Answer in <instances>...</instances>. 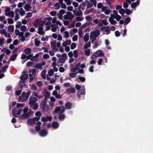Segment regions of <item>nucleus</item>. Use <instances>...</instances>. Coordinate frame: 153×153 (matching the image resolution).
<instances>
[{
  "label": "nucleus",
  "instance_id": "4",
  "mask_svg": "<svg viewBox=\"0 0 153 153\" xmlns=\"http://www.w3.org/2000/svg\"><path fill=\"white\" fill-rule=\"evenodd\" d=\"M10 8L7 7L5 10V14L6 16H10L11 18H13L14 16V14L13 11H10Z\"/></svg>",
  "mask_w": 153,
  "mask_h": 153
},
{
  "label": "nucleus",
  "instance_id": "26",
  "mask_svg": "<svg viewBox=\"0 0 153 153\" xmlns=\"http://www.w3.org/2000/svg\"><path fill=\"white\" fill-rule=\"evenodd\" d=\"M59 114L60 115L58 117V118L60 120H63L65 118V114Z\"/></svg>",
  "mask_w": 153,
  "mask_h": 153
},
{
  "label": "nucleus",
  "instance_id": "61",
  "mask_svg": "<svg viewBox=\"0 0 153 153\" xmlns=\"http://www.w3.org/2000/svg\"><path fill=\"white\" fill-rule=\"evenodd\" d=\"M125 12L128 15H129L131 13V12L130 10L127 9L125 11Z\"/></svg>",
  "mask_w": 153,
  "mask_h": 153
},
{
  "label": "nucleus",
  "instance_id": "17",
  "mask_svg": "<svg viewBox=\"0 0 153 153\" xmlns=\"http://www.w3.org/2000/svg\"><path fill=\"white\" fill-rule=\"evenodd\" d=\"M67 92L71 93H74L75 92V89L74 88L71 87L66 90Z\"/></svg>",
  "mask_w": 153,
  "mask_h": 153
},
{
  "label": "nucleus",
  "instance_id": "2",
  "mask_svg": "<svg viewBox=\"0 0 153 153\" xmlns=\"http://www.w3.org/2000/svg\"><path fill=\"white\" fill-rule=\"evenodd\" d=\"M65 111L64 107L62 105L60 107H56L54 110V112L58 114H60L63 113Z\"/></svg>",
  "mask_w": 153,
  "mask_h": 153
},
{
  "label": "nucleus",
  "instance_id": "50",
  "mask_svg": "<svg viewBox=\"0 0 153 153\" xmlns=\"http://www.w3.org/2000/svg\"><path fill=\"white\" fill-rule=\"evenodd\" d=\"M119 13L122 15H123L125 13V10L123 9H121L119 11Z\"/></svg>",
  "mask_w": 153,
  "mask_h": 153
},
{
  "label": "nucleus",
  "instance_id": "32",
  "mask_svg": "<svg viewBox=\"0 0 153 153\" xmlns=\"http://www.w3.org/2000/svg\"><path fill=\"white\" fill-rule=\"evenodd\" d=\"M105 31L107 33L106 34H108L110 33V31L111 30V28L109 26L106 27Z\"/></svg>",
  "mask_w": 153,
  "mask_h": 153
},
{
  "label": "nucleus",
  "instance_id": "46",
  "mask_svg": "<svg viewBox=\"0 0 153 153\" xmlns=\"http://www.w3.org/2000/svg\"><path fill=\"white\" fill-rule=\"evenodd\" d=\"M53 73H54V71L52 69H50L48 71V74L50 76H52V75L53 74Z\"/></svg>",
  "mask_w": 153,
  "mask_h": 153
},
{
  "label": "nucleus",
  "instance_id": "14",
  "mask_svg": "<svg viewBox=\"0 0 153 153\" xmlns=\"http://www.w3.org/2000/svg\"><path fill=\"white\" fill-rule=\"evenodd\" d=\"M67 14L69 16L68 19L69 21L71 20L74 17V15L71 12H67Z\"/></svg>",
  "mask_w": 153,
  "mask_h": 153
},
{
  "label": "nucleus",
  "instance_id": "18",
  "mask_svg": "<svg viewBox=\"0 0 153 153\" xmlns=\"http://www.w3.org/2000/svg\"><path fill=\"white\" fill-rule=\"evenodd\" d=\"M80 63H78L76 65L75 68H74V70H71V72H75L76 70H78L80 68Z\"/></svg>",
  "mask_w": 153,
  "mask_h": 153
},
{
  "label": "nucleus",
  "instance_id": "22",
  "mask_svg": "<svg viewBox=\"0 0 153 153\" xmlns=\"http://www.w3.org/2000/svg\"><path fill=\"white\" fill-rule=\"evenodd\" d=\"M28 78V75L27 74H25L22 76L21 77V79L23 81H25Z\"/></svg>",
  "mask_w": 153,
  "mask_h": 153
},
{
  "label": "nucleus",
  "instance_id": "37",
  "mask_svg": "<svg viewBox=\"0 0 153 153\" xmlns=\"http://www.w3.org/2000/svg\"><path fill=\"white\" fill-rule=\"evenodd\" d=\"M25 82L24 81H21L19 82V85L21 87V89H22L23 87L25 85Z\"/></svg>",
  "mask_w": 153,
  "mask_h": 153
},
{
  "label": "nucleus",
  "instance_id": "23",
  "mask_svg": "<svg viewBox=\"0 0 153 153\" xmlns=\"http://www.w3.org/2000/svg\"><path fill=\"white\" fill-rule=\"evenodd\" d=\"M131 20V19L129 17H127L125 19L124 25H127L129 23Z\"/></svg>",
  "mask_w": 153,
  "mask_h": 153
},
{
  "label": "nucleus",
  "instance_id": "28",
  "mask_svg": "<svg viewBox=\"0 0 153 153\" xmlns=\"http://www.w3.org/2000/svg\"><path fill=\"white\" fill-rule=\"evenodd\" d=\"M40 19H37L35 20L33 23V25L35 27H36L39 25L40 22Z\"/></svg>",
  "mask_w": 153,
  "mask_h": 153
},
{
  "label": "nucleus",
  "instance_id": "51",
  "mask_svg": "<svg viewBox=\"0 0 153 153\" xmlns=\"http://www.w3.org/2000/svg\"><path fill=\"white\" fill-rule=\"evenodd\" d=\"M77 39L78 36L77 35H75L72 38V40L74 42H75L77 41Z\"/></svg>",
  "mask_w": 153,
  "mask_h": 153
},
{
  "label": "nucleus",
  "instance_id": "64",
  "mask_svg": "<svg viewBox=\"0 0 153 153\" xmlns=\"http://www.w3.org/2000/svg\"><path fill=\"white\" fill-rule=\"evenodd\" d=\"M65 36V38H67L69 37V35L68 32V31H65L64 32Z\"/></svg>",
  "mask_w": 153,
  "mask_h": 153
},
{
  "label": "nucleus",
  "instance_id": "52",
  "mask_svg": "<svg viewBox=\"0 0 153 153\" xmlns=\"http://www.w3.org/2000/svg\"><path fill=\"white\" fill-rule=\"evenodd\" d=\"M8 23L9 24H12L14 23V21L13 19L10 18H8L7 19Z\"/></svg>",
  "mask_w": 153,
  "mask_h": 153
},
{
  "label": "nucleus",
  "instance_id": "35",
  "mask_svg": "<svg viewBox=\"0 0 153 153\" xmlns=\"http://www.w3.org/2000/svg\"><path fill=\"white\" fill-rule=\"evenodd\" d=\"M44 94L45 96V99L48 98L50 96V93L46 91L44 93Z\"/></svg>",
  "mask_w": 153,
  "mask_h": 153
},
{
  "label": "nucleus",
  "instance_id": "53",
  "mask_svg": "<svg viewBox=\"0 0 153 153\" xmlns=\"http://www.w3.org/2000/svg\"><path fill=\"white\" fill-rule=\"evenodd\" d=\"M55 7H56V9L58 10L60 7V5L58 3H56L55 5Z\"/></svg>",
  "mask_w": 153,
  "mask_h": 153
},
{
  "label": "nucleus",
  "instance_id": "54",
  "mask_svg": "<svg viewBox=\"0 0 153 153\" xmlns=\"http://www.w3.org/2000/svg\"><path fill=\"white\" fill-rule=\"evenodd\" d=\"M29 72L30 73H32L33 74H34L36 73V69H34L32 70L30 69L29 71Z\"/></svg>",
  "mask_w": 153,
  "mask_h": 153
},
{
  "label": "nucleus",
  "instance_id": "41",
  "mask_svg": "<svg viewBox=\"0 0 153 153\" xmlns=\"http://www.w3.org/2000/svg\"><path fill=\"white\" fill-rule=\"evenodd\" d=\"M8 67V66L7 65H5L2 67L1 68V70L4 73L5 72V70L7 69Z\"/></svg>",
  "mask_w": 153,
  "mask_h": 153
},
{
  "label": "nucleus",
  "instance_id": "34",
  "mask_svg": "<svg viewBox=\"0 0 153 153\" xmlns=\"http://www.w3.org/2000/svg\"><path fill=\"white\" fill-rule=\"evenodd\" d=\"M8 29L9 31L13 32L14 30V27L13 26V25L9 26L8 27Z\"/></svg>",
  "mask_w": 153,
  "mask_h": 153
},
{
  "label": "nucleus",
  "instance_id": "29",
  "mask_svg": "<svg viewBox=\"0 0 153 153\" xmlns=\"http://www.w3.org/2000/svg\"><path fill=\"white\" fill-rule=\"evenodd\" d=\"M114 19L111 18H109V21L111 24L112 25H114L116 24L117 22L116 21L114 20Z\"/></svg>",
  "mask_w": 153,
  "mask_h": 153
},
{
  "label": "nucleus",
  "instance_id": "7",
  "mask_svg": "<svg viewBox=\"0 0 153 153\" xmlns=\"http://www.w3.org/2000/svg\"><path fill=\"white\" fill-rule=\"evenodd\" d=\"M52 119V117L51 116H47L46 117H42L41 118V120L42 122H45L48 121H51Z\"/></svg>",
  "mask_w": 153,
  "mask_h": 153
},
{
  "label": "nucleus",
  "instance_id": "6",
  "mask_svg": "<svg viewBox=\"0 0 153 153\" xmlns=\"http://www.w3.org/2000/svg\"><path fill=\"white\" fill-rule=\"evenodd\" d=\"M31 93V91H28L27 92L25 93V92H23L22 94V97L23 98V100L24 101L27 100L29 96V95Z\"/></svg>",
  "mask_w": 153,
  "mask_h": 153
},
{
  "label": "nucleus",
  "instance_id": "5",
  "mask_svg": "<svg viewBox=\"0 0 153 153\" xmlns=\"http://www.w3.org/2000/svg\"><path fill=\"white\" fill-rule=\"evenodd\" d=\"M22 110L20 109L17 111L16 113V110L15 108H13L12 110V114L15 117H19L20 115Z\"/></svg>",
  "mask_w": 153,
  "mask_h": 153
},
{
  "label": "nucleus",
  "instance_id": "16",
  "mask_svg": "<svg viewBox=\"0 0 153 153\" xmlns=\"http://www.w3.org/2000/svg\"><path fill=\"white\" fill-rule=\"evenodd\" d=\"M43 28L42 27H39L38 29V31L37 32L40 35L44 34L45 32L44 31H43Z\"/></svg>",
  "mask_w": 153,
  "mask_h": 153
},
{
  "label": "nucleus",
  "instance_id": "48",
  "mask_svg": "<svg viewBox=\"0 0 153 153\" xmlns=\"http://www.w3.org/2000/svg\"><path fill=\"white\" fill-rule=\"evenodd\" d=\"M24 106V104L21 103H17L16 105V107L17 108H22Z\"/></svg>",
  "mask_w": 153,
  "mask_h": 153
},
{
  "label": "nucleus",
  "instance_id": "30",
  "mask_svg": "<svg viewBox=\"0 0 153 153\" xmlns=\"http://www.w3.org/2000/svg\"><path fill=\"white\" fill-rule=\"evenodd\" d=\"M19 12L21 16H24L25 14V12L22 8H20L19 11Z\"/></svg>",
  "mask_w": 153,
  "mask_h": 153
},
{
  "label": "nucleus",
  "instance_id": "20",
  "mask_svg": "<svg viewBox=\"0 0 153 153\" xmlns=\"http://www.w3.org/2000/svg\"><path fill=\"white\" fill-rule=\"evenodd\" d=\"M31 49L30 48H27L24 50V53L27 54L30 53L31 52Z\"/></svg>",
  "mask_w": 153,
  "mask_h": 153
},
{
  "label": "nucleus",
  "instance_id": "47",
  "mask_svg": "<svg viewBox=\"0 0 153 153\" xmlns=\"http://www.w3.org/2000/svg\"><path fill=\"white\" fill-rule=\"evenodd\" d=\"M12 88V87L11 86H7L6 88V90L7 91H10Z\"/></svg>",
  "mask_w": 153,
  "mask_h": 153
},
{
  "label": "nucleus",
  "instance_id": "1",
  "mask_svg": "<svg viewBox=\"0 0 153 153\" xmlns=\"http://www.w3.org/2000/svg\"><path fill=\"white\" fill-rule=\"evenodd\" d=\"M29 104L30 107L34 110H36L38 107V105L36 102L37 100V99L34 97L33 94H32L30 97L29 99Z\"/></svg>",
  "mask_w": 153,
  "mask_h": 153
},
{
  "label": "nucleus",
  "instance_id": "11",
  "mask_svg": "<svg viewBox=\"0 0 153 153\" xmlns=\"http://www.w3.org/2000/svg\"><path fill=\"white\" fill-rule=\"evenodd\" d=\"M52 94L53 95L55 96L56 97L57 99H61L62 98L61 95L57 94V91L54 90Z\"/></svg>",
  "mask_w": 153,
  "mask_h": 153
},
{
  "label": "nucleus",
  "instance_id": "3",
  "mask_svg": "<svg viewBox=\"0 0 153 153\" xmlns=\"http://www.w3.org/2000/svg\"><path fill=\"white\" fill-rule=\"evenodd\" d=\"M41 107L43 111L45 112H48L50 109V107L47 105L46 101L43 102V104L41 105Z\"/></svg>",
  "mask_w": 153,
  "mask_h": 153
},
{
  "label": "nucleus",
  "instance_id": "38",
  "mask_svg": "<svg viewBox=\"0 0 153 153\" xmlns=\"http://www.w3.org/2000/svg\"><path fill=\"white\" fill-rule=\"evenodd\" d=\"M87 8H90L93 6V4L92 3L89 2L88 1H87Z\"/></svg>",
  "mask_w": 153,
  "mask_h": 153
},
{
  "label": "nucleus",
  "instance_id": "25",
  "mask_svg": "<svg viewBox=\"0 0 153 153\" xmlns=\"http://www.w3.org/2000/svg\"><path fill=\"white\" fill-rule=\"evenodd\" d=\"M89 40V35L88 33H86L84 37V40L85 42H87Z\"/></svg>",
  "mask_w": 153,
  "mask_h": 153
},
{
  "label": "nucleus",
  "instance_id": "56",
  "mask_svg": "<svg viewBox=\"0 0 153 153\" xmlns=\"http://www.w3.org/2000/svg\"><path fill=\"white\" fill-rule=\"evenodd\" d=\"M86 19L88 21H91L92 20V18L90 16H88L85 17Z\"/></svg>",
  "mask_w": 153,
  "mask_h": 153
},
{
  "label": "nucleus",
  "instance_id": "36",
  "mask_svg": "<svg viewBox=\"0 0 153 153\" xmlns=\"http://www.w3.org/2000/svg\"><path fill=\"white\" fill-rule=\"evenodd\" d=\"M19 119L22 120H24L27 119V117H26L25 114H22L21 116H20L19 117Z\"/></svg>",
  "mask_w": 153,
  "mask_h": 153
},
{
  "label": "nucleus",
  "instance_id": "24",
  "mask_svg": "<svg viewBox=\"0 0 153 153\" xmlns=\"http://www.w3.org/2000/svg\"><path fill=\"white\" fill-rule=\"evenodd\" d=\"M27 123L29 125H31L35 123V122L32 118L29 119L27 122Z\"/></svg>",
  "mask_w": 153,
  "mask_h": 153
},
{
  "label": "nucleus",
  "instance_id": "45",
  "mask_svg": "<svg viewBox=\"0 0 153 153\" xmlns=\"http://www.w3.org/2000/svg\"><path fill=\"white\" fill-rule=\"evenodd\" d=\"M46 73V71L45 70H44L41 72V76L42 78H45V74Z\"/></svg>",
  "mask_w": 153,
  "mask_h": 153
},
{
  "label": "nucleus",
  "instance_id": "44",
  "mask_svg": "<svg viewBox=\"0 0 153 153\" xmlns=\"http://www.w3.org/2000/svg\"><path fill=\"white\" fill-rule=\"evenodd\" d=\"M78 79H79L80 81L82 82H85V78L83 76L79 77H78Z\"/></svg>",
  "mask_w": 153,
  "mask_h": 153
},
{
  "label": "nucleus",
  "instance_id": "43",
  "mask_svg": "<svg viewBox=\"0 0 153 153\" xmlns=\"http://www.w3.org/2000/svg\"><path fill=\"white\" fill-rule=\"evenodd\" d=\"M76 47V45L75 43H73L71 45V48L73 50Z\"/></svg>",
  "mask_w": 153,
  "mask_h": 153
},
{
  "label": "nucleus",
  "instance_id": "58",
  "mask_svg": "<svg viewBox=\"0 0 153 153\" xmlns=\"http://www.w3.org/2000/svg\"><path fill=\"white\" fill-rule=\"evenodd\" d=\"M27 16H26V18H30L32 16V13L30 12H28L27 13Z\"/></svg>",
  "mask_w": 153,
  "mask_h": 153
},
{
  "label": "nucleus",
  "instance_id": "49",
  "mask_svg": "<svg viewBox=\"0 0 153 153\" xmlns=\"http://www.w3.org/2000/svg\"><path fill=\"white\" fill-rule=\"evenodd\" d=\"M42 67V65L40 63H38L34 67V68H36L37 69H39L40 68Z\"/></svg>",
  "mask_w": 153,
  "mask_h": 153
},
{
  "label": "nucleus",
  "instance_id": "59",
  "mask_svg": "<svg viewBox=\"0 0 153 153\" xmlns=\"http://www.w3.org/2000/svg\"><path fill=\"white\" fill-rule=\"evenodd\" d=\"M94 33V35H95L96 36H99L100 34V31L98 30H96Z\"/></svg>",
  "mask_w": 153,
  "mask_h": 153
},
{
  "label": "nucleus",
  "instance_id": "12",
  "mask_svg": "<svg viewBox=\"0 0 153 153\" xmlns=\"http://www.w3.org/2000/svg\"><path fill=\"white\" fill-rule=\"evenodd\" d=\"M72 104L71 102H68L65 104V107L66 109H69L71 108Z\"/></svg>",
  "mask_w": 153,
  "mask_h": 153
},
{
  "label": "nucleus",
  "instance_id": "10",
  "mask_svg": "<svg viewBox=\"0 0 153 153\" xmlns=\"http://www.w3.org/2000/svg\"><path fill=\"white\" fill-rule=\"evenodd\" d=\"M82 88L80 89L79 91H78L77 94L79 95H81L83 94L85 91V86H82Z\"/></svg>",
  "mask_w": 153,
  "mask_h": 153
},
{
  "label": "nucleus",
  "instance_id": "27",
  "mask_svg": "<svg viewBox=\"0 0 153 153\" xmlns=\"http://www.w3.org/2000/svg\"><path fill=\"white\" fill-rule=\"evenodd\" d=\"M82 27H80L79 28V35L80 38H82L83 36L82 35Z\"/></svg>",
  "mask_w": 153,
  "mask_h": 153
},
{
  "label": "nucleus",
  "instance_id": "15",
  "mask_svg": "<svg viewBox=\"0 0 153 153\" xmlns=\"http://www.w3.org/2000/svg\"><path fill=\"white\" fill-rule=\"evenodd\" d=\"M51 126L53 128L56 129L58 128L59 124L57 122L55 121L52 123Z\"/></svg>",
  "mask_w": 153,
  "mask_h": 153
},
{
  "label": "nucleus",
  "instance_id": "60",
  "mask_svg": "<svg viewBox=\"0 0 153 153\" xmlns=\"http://www.w3.org/2000/svg\"><path fill=\"white\" fill-rule=\"evenodd\" d=\"M94 67L93 65L91 66L89 68V71L91 72H94Z\"/></svg>",
  "mask_w": 153,
  "mask_h": 153
},
{
  "label": "nucleus",
  "instance_id": "57",
  "mask_svg": "<svg viewBox=\"0 0 153 153\" xmlns=\"http://www.w3.org/2000/svg\"><path fill=\"white\" fill-rule=\"evenodd\" d=\"M115 36L117 37H118L120 35V32H119V31H118V30H116V31H115Z\"/></svg>",
  "mask_w": 153,
  "mask_h": 153
},
{
  "label": "nucleus",
  "instance_id": "39",
  "mask_svg": "<svg viewBox=\"0 0 153 153\" xmlns=\"http://www.w3.org/2000/svg\"><path fill=\"white\" fill-rule=\"evenodd\" d=\"M90 50L89 49H87L86 50L85 52V54L86 55L89 56L90 55Z\"/></svg>",
  "mask_w": 153,
  "mask_h": 153
},
{
  "label": "nucleus",
  "instance_id": "31",
  "mask_svg": "<svg viewBox=\"0 0 153 153\" xmlns=\"http://www.w3.org/2000/svg\"><path fill=\"white\" fill-rule=\"evenodd\" d=\"M30 6L29 3H27L25 5L24 8L27 11H28L29 10V9L30 8Z\"/></svg>",
  "mask_w": 153,
  "mask_h": 153
},
{
  "label": "nucleus",
  "instance_id": "19",
  "mask_svg": "<svg viewBox=\"0 0 153 153\" xmlns=\"http://www.w3.org/2000/svg\"><path fill=\"white\" fill-rule=\"evenodd\" d=\"M17 55L15 53L11 56L10 58V60L11 61H14L17 58Z\"/></svg>",
  "mask_w": 153,
  "mask_h": 153
},
{
  "label": "nucleus",
  "instance_id": "42",
  "mask_svg": "<svg viewBox=\"0 0 153 153\" xmlns=\"http://www.w3.org/2000/svg\"><path fill=\"white\" fill-rule=\"evenodd\" d=\"M74 56L75 57H77L78 56V51L77 50H74Z\"/></svg>",
  "mask_w": 153,
  "mask_h": 153
},
{
  "label": "nucleus",
  "instance_id": "9",
  "mask_svg": "<svg viewBox=\"0 0 153 153\" xmlns=\"http://www.w3.org/2000/svg\"><path fill=\"white\" fill-rule=\"evenodd\" d=\"M51 47L52 49L55 51H58V49L56 47V42L55 41H53L51 43Z\"/></svg>",
  "mask_w": 153,
  "mask_h": 153
},
{
  "label": "nucleus",
  "instance_id": "33",
  "mask_svg": "<svg viewBox=\"0 0 153 153\" xmlns=\"http://www.w3.org/2000/svg\"><path fill=\"white\" fill-rule=\"evenodd\" d=\"M91 45V44L90 42H88L87 43L85 44L83 46V48L85 49H87L88 47H90Z\"/></svg>",
  "mask_w": 153,
  "mask_h": 153
},
{
  "label": "nucleus",
  "instance_id": "55",
  "mask_svg": "<svg viewBox=\"0 0 153 153\" xmlns=\"http://www.w3.org/2000/svg\"><path fill=\"white\" fill-rule=\"evenodd\" d=\"M36 84L39 87H41L43 83L41 81H39L37 82Z\"/></svg>",
  "mask_w": 153,
  "mask_h": 153
},
{
  "label": "nucleus",
  "instance_id": "8",
  "mask_svg": "<svg viewBox=\"0 0 153 153\" xmlns=\"http://www.w3.org/2000/svg\"><path fill=\"white\" fill-rule=\"evenodd\" d=\"M79 11L76 10H73V13L76 16H81L82 15V12L81 10H80V8H78Z\"/></svg>",
  "mask_w": 153,
  "mask_h": 153
},
{
  "label": "nucleus",
  "instance_id": "21",
  "mask_svg": "<svg viewBox=\"0 0 153 153\" xmlns=\"http://www.w3.org/2000/svg\"><path fill=\"white\" fill-rule=\"evenodd\" d=\"M97 55H99V56H103L104 55V54L102 53V51L100 50L97 51L96 52Z\"/></svg>",
  "mask_w": 153,
  "mask_h": 153
},
{
  "label": "nucleus",
  "instance_id": "63",
  "mask_svg": "<svg viewBox=\"0 0 153 153\" xmlns=\"http://www.w3.org/2000/svg\"><path fill=\"white\" fill-rule=\"evenodd\" d=\"M137 4L136 3H132L131 5V7L132 8H135L137 6Z\"/></svg>",
  "mask_w": 153,
  "mask_h": 153
},
{
  "label": "nucleus",
  "instance_id": "40",
  "mask_svg": "<svg viewBox=\"0 0 153 153\" xmlns=\"http://www.w3.org/2000/svg\"><path fill=\"white\" fill-rule=\"evenodd\" d=\"M98 57H99V55H97V53H95L92 56L91 58L92 59H95Z\"/></svg>",
  "mask_w": 153,
  "mask_h": 153
},
{
  "label": "nucleus",
  "instance_id": "62",
  "mask_svg": "<svg viewBox=\"0 0 153 153\" xmlns=\"http://www.w3.org/2000/svg\"><path fill=\"white\" fill-rule=\"evenodd\" d=\"M40 43V41L39 40L36 41L35 43V45L36 47H38L39 46Z\"/></svg>",
  "mask_w": 153,
  "mask_h": 153
},
{
  "label": "nucleus",
  "instance_id": "13",
  "mask_svg": "<svg viewBox=\"0 0 153 153\" xmlns=\"http://www.w3.org/2000/svg\"><path fill=\"white\" fill-rule=\"evenodd\" d=\"M40 135L42 137L45 136L47 134V132L45 130L42 129L39 131Z\"/></svg>",
  "mask_w": 153,
  "mask_h": 153
}]
</instances>
